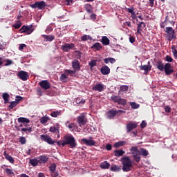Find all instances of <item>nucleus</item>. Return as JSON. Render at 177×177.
<instances>
[{"mask_svg":"<svg viewBox=\"0 0 177 177\" xmlns=\"http://www.w3.org/2000/svg\"><path fill=\"white\" fill-rule=\"evenodd\" d=\"M30 124V120L26 118H23V125L24 127H26L23 128V132H26V133H31L32 131V126L31 124Z\"/></svg>","mask_w":177,"mask_h":177,"instance_id":"39448f33","label":"nucleus"},{"mask_svg":"<svg viewBox=\"0 0 177 177\" xmlns=\"http://www.w3.org/2000/svg\"><path fill=\"white\" fill-rule=\"evenodd\" d=\"M147 126V123H146V121L145 120H143L140 124V127L142 128V129L146 128Z\"/></svg>","mask_w":177,"mask_h":177,"instance_id":"864d4df0","label":"nucleus"},{"mask_svg":"<svg viewBox=\"0 0 177 177\" xmlns=\"http://www.w3.org/2000/svg\"><path fill=\"white\" fill-rule=\"evenodd\" d=\"M50 132H54L55 133H59V129L55 127H51L50 128Z\"/></svg>","mask_w":177,"mask_h":177,"instance_id":"3c124183","label":"nucleus"},{"mask_svg":"<svg viewBox=\"0 0 177 177\" xmlns=\"http://www.w3.org/2000/svg\"><path fill=\"white\" fill-rule=\"evenodd\" d=\"M9 95L8 94V93H3L2 95V97L4 100V103L5 104L9 103Z\"/></svg>","mask_w":177,"mask_h":177,"instance_id":"2f4dec72","label":"nucleus"},{"mask_svg":"<svg viewBox=\"0 0 177 177\" xmlns=\"http://www.w3.org/2000/svg\"><path fill=\"white\" fill-rule=\"evenodd\" d=\"M6 63L4 64L6 66H10V64L13 63V62H12L10 59H6Z\"/></svg>","mask_w":177,"mask_h":177,"instance_id":"4d7b16f0","label":"nucleus"},{"mask_svg":"<svg viewBox=\"0 0 177 177\" xmlns=\"http://www.w3.org/2000/svg\"><path fill=\"white\" fill-rule=\"evenodd\" d=\"M129 42H131V44H133L135 42V37L130 36L129 37Z\"/></svg>","mask_w":177,"mask_h":177,"instance_id":"052dcab7","label":"nucleus"},{"mask_svg":"<svg viewBox=\"0 0 177 177\" xmlns=\"http://www.w3.org/2000/svg\"><path fill=\"white\" fill-rule=\"evenodd\" d=\"M118 113H125V111H122V110H114V109H111L109 111H108L106 112V118H108V120H113V118H114V117H115V115H117V114H118Z\"/></svg>","mask_w":177,"mask_h":177,"instance_id":"0eeeda50","label":"nucleus"},{"mask_svg":"<svg viewBox=\"0 0 177 177\" xmlns=\"http://www.w3.org/2000/svg\"><path fill=\"white\" fill-rule=\"evenodd\" d=\"M77 123L78 124L79 127H82L84 125H86L88 124V119L86 116L84 114H81L77 118Z\"/></svg>","mask_w":177,"mask_h":177,"instance_id":"9d476101","label":"nucleus"},{"mask_svg":"<svg viewBox=\"0 0 177 177\" xmlns=\"http://www.w3.org/2000/svg\"><path fill=\"white\" fill-rule=\"evenodd\" d=\"M21 99H23L21 96L17 95L16 96L15 102H17V103L19 104V102H20V100H21Z\"/></svg>","mask_w":177,"mask_h":177,"instance_id":"bf43d9fd","label":"nucleus"},{"mask_svg":"<svg viewBox=\"0 0 177 177\" xmlns=\"http://www.w3.org/2000/svg\"><path fill=\"white\" fill-rule=\"evenodd\" d=\"M165 60L168 63H172L174 62V58H172V57L170 55H166Z\"/></svg>","mask_w":177,"mask_h":177,"instance_id":"09e8293b","label":"nucleus"},{"mask_svg":"<svg viewBox=\"0 0 177 177\" xmlns=\"http://www.w3.org/2000/svg\"><path fill=\"white\" fill-rule=\"evenodd\" d=\"M109 63H111V64H113V63H115V59L113 57H109Z\"/></svg>","mask_w":177,"mask_h":177,"instance_id":"e2e57ef3","label":"nucleus"},{"mask_svg":"<svg viewBox=\"0 0 177 177\" xmlns=\"http://www.w3.org/2000/svg\"><path fill=\"white\" fill-rule=\"evenodd\" d=\"M101 42L103 45L107 46L110 44V39L107 37L103 36Z\"/></svg>","mask_w":177,"mask_h":177,"instance_id":"cd10ccee","label":"nucleus"},{"mask_svg":"<svg viewBox=\"0 0 177 177\" xmlns=\"http://www.w3.org/2000/svg\"><path fill=\"white\" fill-rule=\"evenodd\" d=\"M130 151L133 157V160L136 162H140V151L137 146L131 147Z\"/></svg>","mask_w":177,"mask_h":177,"instance_id":"20e7f679","label":"nucleus"},{"mask_svg":"<svg viewBox=\"0 0 177 177\" xmlns=\"http://www.w3.org/2000/svg\"><path fill=\"white\" fill-rule=\"evenodd\" d=\"M39 85L44 89L45 91H48V89H50V83L48 80H42L39 83Z\"/></svg>","mask_w":177,"mask_h":177,"instance_id":"dca6fc26","label":"nucleus"},{"mask_svg":"<svg viewBox=\"0 0 177 177\" xmlns=\"http://www.w3.org/2000/svg\"><path fill=\"white\" fill-rule=\"evenodd\" d=\"M140 69L145 71V75H147V74H149V71H151V65H150V62H148V65H142L140 66Z\"/></svg>","mask_w":177,"mask_h":177,"instance_id":"a211bd4d","label":"nucleus"},{"mask_svg":"<svg viewBox=\"0 0 177 177\" xmlns=\"http://www.w3.org/2000/svg\"><path fill=\"white\" fill-rule=\"evenodd\" d=\"M65 125L69 129H73V128H75V123H70V122H66Z\"/></svg>","mask_w":177,"mask_h":177,"instance_id":"e433bc0d","label":"nucleus"},{"mask_svg":"<svg viewBox=\"0 0 177 177\" xmlns=\"http://www.w3.org/2000/svg\"><path fill=\"white\" fill-rule=\"evenodd\" d=\"M18 124H16L15 128L17 131H21L23 132V118H18Z\"/></svg>","mask_w":177,"mask_h":177,"instance_id":"412c9836","label":"nucleus"},{"mask_svg":"<svg viewBox=\"0 0 177 177\" xmlns=\"http://www.w3.org/2000/svg\"><path fill=\"white\" fill-rule=\"evenodd\" d=\"M81 143L85 145L86 146H89L90 147H92V146H95V145H96V142H95L94 140H87L86 138H82L81 140Z\"/></svg>","mask_w":177,"mask_h":177,"instance_id":"2eb2a0df","label":"nucleus"},{"mask_svg":"<svg viewBox=\"0 0 177 177\" xmlns=\"http://www.w3.org/2000/svg\"><path fill=\"white\" fill-rule=\"evenodd\" d=\"M124 145H127V142H125V141H119V142H115L114 144V147H115V149H118V147H121L124 146Z\"/></svg>","mask_w":177,"mask_h":177,"instance_id":"7c9ffc66","label":"nucleus"},{"mask_svg":"<svg viewBox=\"0 0 177 177\" xmlns=\"http://www.w3.org/2000/svg\"><path fill=\"white\" fill-rule=\"evenodd\" d=\"M102 45L99 42H97V43L94 44L91 46V49H95V50H100V49H102Z\"/></svg>","mask_w":177,"mask_h":177,"instance_id":"c756f323","label":"nucleus"},{"mask_svg":"<svg viewBox=\"0 0 177 177\" xmlns=\"http://www.w3.org/2000/svg\"><path fill=\"white\" fill-rule=\"evenodd\" d=\"M40 138L41 140H44V142H46L48 145H55V143H56V141L53 140L52 138L48 135H41Z\"/></svg>","mask_w":177,"mask_h":177,"instance_id":"9b49d317","label":"nucleus"},{"mask_svg":"<svg viewBox=\"0 0 177 177\" xmlns=\"http://www.w3.org/2000/svg\"><path fill=\"white\" fill-rule=\"evenodd\" d=\"M30 164H31L32 167H37V165H38V160L37 159H30Z\"/></svg>","mask_w":177,"mask_h":177,"instance_id":"a18cd8bd","label":"nucleus"},{"mask_svg":"<svg viewBox=\"0 0 177 177\" xmlns=\"http://www.w3.org/2000/svg\"><path fill=\"white\" fill-rule=\"evenodd\" d=\"M41 37H43L46 42H52L55 39V36L53 35H42Z\"/></svg>","mask_w":177,"mask_h":177,"instance_id":"b1692460","label":"nucleus"},{"mask_svg":"<svg viewBox=\"0 0 177 177\" xmlns=\"http://www.w3.org/2000/svg\"><path fill=\"white\" fill-rule=\"evenodd\" d=\"M82 41H88L89 39V36L84 35L81 37Z\"/></svg>","mask_w":177,"mask_h":177,"instance_id":"6e6d98bb","label":"nucleus"},{"mask_svg":"<svg viewBox=\"0 0 177 177\" xmlns=\"http://www.w3.org/2000/svg\"><path fill=\"white\" fill-rule=\"evenodd\" d=\"M48 120H49V118L43 116L40 119V122H41V124H46V122H48Z\"/></svg>","mask_w":177,"mask_h":177,"instance_id":"49530a36","label":"nucleus"},{"mask_svg":"<svg viewBox=\"0 0 177 177\" xmlns=\"http://www.w3.org/2000/svg\"><path fill=\"white\" fill-rule=\"evenodd\" d=\"M124 26H127V27H132V25L131 24V21L125 22Z\"/></svg>","mask_w":177,"mask_h":177,"instance_id":"774afa93","label":"nucleus"},{"mask_svg":"<svg viewBox=\"0 0 177 177\" xmlns=\"http://www.w3.org/2000/svg\"><path fill=\"white\" fill-rule=\"evenodd\" d=\"M87 13H92V6L90 4H86L84 6Z\"/></svg>","mask_w":177,"mask_h":177,"instance_id":"a19ab883","label":"nucleus"},{"mask_svg":"<svg viewBox=\"0 0 177 177\" xmlns=\"http://www.w3.org/2000/svg\"><path fill=\"white\" fill-rule=\"evenodd\" d=\"M128 86L123 85L120 86V91H122L123 92H125V91H128Z\"/></svg>","mask_w":177,"mask_h":177,"instance_id":"603ef678","label":"nucleus"},{"mask_svg":"<svg viewBox=\"0 0 177 177\" xmlns=\"http://www.w3.org/2000/svg\"><path fill=\"white\" fill-rule=\"evenodd\" d=\"M164 23H169L170 24H172L174 26V24H175L174 17L171 15L167 16Z\"/></svg>","mask_w":177,"mask_h":177,"instance_id":"a878e982","label":"nucleus"},{"mask_svg":"<svg viewBox=\"0 0 177 177\" xmlns=\"http://www.w3.org/2000/svg\"><path fill=\"white\" fill-rule=\"evenodd\" d=\"M120 169H121L117 165H113L110 167V170L112 171L113 172L118 171Z\"/></svg>","mask_w":177,"mask_h":177,"instance_id":"79ce46f5","label":"nucleus"},{"mask_svg":"<svg viewBox=\"0 0 177 177\" xmlns=\"http://www.w3.org/2000/svg\"><path fill=\"white\" fill-rule=\"evenodd\" d=\"M92 89L97 92H103L104 91V84L100 83L96 84L92 87Z\"/></svg>","mask_w":177,"mask_h":177,"instance_id":"6ab92c4d","label":"nucleus"},{"mask_svg":"<svg viewBox=\"0 0 177 177\" xmlns=\"http://www.w3.org/2000/svg\"><path fill=\"white\" fill-rule=\"evenodd\" d=\"M64 73H66L67 75H71V77H73V74H75L76 71L70 69H66L64 70Z\"/></svg>","mask_w":177,"mask_h":177,"instance_id":"4c0bfd02","label":"nucleus"},{"mask_svg":"<svg viewBox=\"0 0 177 177\" xmlns=\"http://www.w3.org/2000/svg\"><path fill=\"white\" fill-rule=\"evenodd\" d=\"M74 48H75V44L71 43H66L64 45H62L61 46V49L64 51V52H70V50L73 49Z\"/></svg>","mask_w":177,"mask_h":177,"instance_id":"4468645a","label":"nucleus"},{"mask_svg":"<svg viewBox=\"0 0 177 177\" xmlns=\"http://www.w3.org/2000/svg\"><path fill=\"white\" fill-rule=\"evenodd\" d=\"M143 156V157H147L149 156V151L145 148H141L140 151V156Z\"/></svg>","mask_w":177,"mask_h":177,"instance_id":"473e14b6","label":"nucleus"},{"mask_svg":"<svg viewBox=\"0 0 177 177\" xmlns=\"http://www.w3.org/2000/svg\"><path fill=\"white\" fill-rule=\"evenodd\" d=\"M49 158L45 156H41L39 157V161L41 162V164H45L48 162V160Z\"/></svg>","mask_w":177,"mask_h":177,"instance_id":"bb28decb","label":"nucleus"},{"mask_svg":"<svg viewBox=\"0 0 177 177\" xmlns=\"http://www.w3.org/2000/svg\"><path fill=\"white\" fill-rule=\"evenodd\" d=\"M114 154L115 157H122V156H124V150L122 149L115 150Z\"/></svg>","mask_w":177,"mask_h":177,"instance_id":"c85d7f7f","label":"nucleus"},{"mask_svg":"<svg viewBox=\"0 0 177 177\" xmlns=\"http://www.w3.org/2000/svg\"><path fill=\"white\" fill-rule=\"evenodd\" d=\"M130 106H131V109L133 110H136L137 109H139L140 107V105L136 104V102H129Z\"/></svg>","mask_w":177,"mask_h":177,"instance_id":"c9c22d12","label":"nucleus"},{"mask_svg":"<svg viewBox=\"0 0 177 177\" xmlns=\"http://www.w3.org/2000/svg\"><path fill=\"white\" fill-rule=\"evenodd\" d=\"M136 128H138V124L136 122H129L126 126L127 133H130Z\"/></svg>","mask_w":177,"mask_h":177,"instance_id":"ddd939ff","label":"nucleus"},{"mask_svg":"<svg viewBox=\"0 0 177 177\" xmlns=\"http://www.w3.org/2000/svg\"><path fill=\"white\" fill-rule=\"evenodd\" d=\"M68 78V76L66 75V73L64 72V73H62L60 77L61 81H66Z\"/></svg>","mask_w":177,"mask_h":177,"instance_id":"8fccbe9b","label":"nucleus"},{"mask_svg":"<svg viewBox=\"0 0 177 177\" xmlns=\"http://www.w3.org/2000/svg\"><path fill=\"white\" fill-rule=\"evenodd\" d=\"M171 52L173 53V56L175 57V59H177V50L174 45L171 46Z\"/></svg>","mask_w":177,"mask_h":177,"instance_id":"ea45409f","label":"nucleus"},{"mask_svg":"<svg viewBox=\"0 0 177 177\" xmlns=\"http://www.w3.org/2000/svg\"><path fill=\"white\" fill-rule=\"evenodd\" d=\"M157 68L158 70H160V71H164L166 75H171L174 71V70L172 68V65H171L170 63H166L164 65V63L161 61H158L157 62Z\"/></svg>","mask_w":177,"mask_h":177,"instance_id":"f257e3e1","label":"nucleus"},{"mask_svg":"<svg viewBox=\"0 0 177 177\" xmlns=\"http://www.w3.org/2000/svg\"><path fill=\"white\" fill-rule=\"evenodd\" d=\"M13 27H15L16 30H17L19 27H21V24H15V25H13Z\"/></svg>","mask_w":177,"mask_h":177,"instance_id":"338daca9","label":"nucleus"},{"mask_svg":"<svg viewBox=\"0 0 177 177\" xmlns=\"http://www.w3.org/2000/svg\"><path fill=\"white\" fill-rule=\"evenodd\" d=\"M49 169H50V172H52L53 174V172H55V171H56V164L55 163H52L49 166Z\"/></svg>","mask_w":177,"mask_h":177,"instance_id":"37998d69","label":"nucleus"},{"mask_svg":"<svg viewBox=\"0 0 177 177\" xmlns=\"http://www.w3.org/2000/svg\"><path fill=\"white\" fill-rule=\"evenodd\" d=\"M18 77H19L21 80H23V71H21L20 72L18 73Z\"/></svg>","mask_w":177,"mask_h":177,"instance_id":"69168bd1","label":"nucleus"},{"mask_svg":"<svg viewBox=\"0 0 177 177\" xmlns=\"http://www.w3.org/2000/svg\"><path fill=\"white\" fill-rule=\"evenodd\" d=\"M111 100H113V102H114L115 103H118L121 106H127V100L121 98L120 96L112 95L111 97Z\"/></svg>","mask_w":177,"mask_h":177,"instance_id":"6e6552de","label":"nucleus"},{"mask_svg":"<svg viewBox=\"0 0 177 177\" xmlns=\"http://www.w3.org/2000/svg\"><path fill=\"white\" fill-rule=\"evenodd\" d=\"M72 67L75 69V71H80L81 70V64L78 59H74L72 62Z\"/></svg>","mask_w":177,"mask_h":177,"instance_id":"aec40b11","label":"nucleus"},{"mask_svg":"<svg viewBox=\"0 0 177 177\" xmlns=\"http://www.w3.org/2000/svg\"><path fill=\"white\" fill-rule=\"evenodd\" d=\"M146 28V24L143 21L138 22L137 24V34H139L140 35H142V32H143V28Z\"/></svg>","mask_w":177,"mask_h":177,"instance_id":"f3484780","label":"nucleus"},{"mask_svg":"<svg viewBox=\"0 0 177 177\" xmlns=\"http://www.w3.org/2000/svg\"><path fill=\"white\" fill-rule=\"evenodd\" d=\"M62 115V112L60 111H53L50 114L51 117H53L54 118H56L57 115Z\"/></svg>","mask_w":177,"mask_h":177,"instance_id":"58836bf2","label":"nucleus"},{"mask_svg":"<svg viewBox=\"0 0 177 177\" xmlns=\"http://www.w3.org/2000/svg\"><path fill=\"white\" fill-rule=\"evenodd\" d=\"M165 113H171V107L169 106H165Z\"/></svg>","mask_w":177,"mask_h":177,"instance_id":"13d9d810","label":"nucleus"},{"mask_svg":"<svg viewBox=\"0 0 177 177\" xmlns=\"http://www.w3.org/2000/svg\"><path fill=\"white\" fill-rule=\"evenodd\" d=\"M34 31V26L32 25L23 26V32L25 35H30Z\"/></svg>","mask_w":177,"mask_h":177,"instance_id":"f8f14e48","label":"nucleus"},{"mask_svg":"<svg viewBox=\"0 0 177 177\" xmlns=\"http://www.w3.org/2000/svg\"><path fill=\"white\" fill-rule=\"evenodd\" d=\"M127 12H128V13H131V15H132L133 13L135 12V9L133 8H126Z\"/></svg>","mask_w":177,"mask_h":177,"instance_id":"5fc2aeb1","label":"nucleus"},{"mask_svg":"<svg viewBox=\"0 0 177 177\" xmlns=\"http://www.w3.org/2000/svg\"><path fill=\"white\" fill-rule=\"evenodd\" d=\"M5 172L8 176H13L15 175V172H13L12 169H6Z\"/></svg>","mask_w":177,"mask_h":177,"instance_id":"f704fd0d","label":"nucleus"},{"mask_svg":"<svg viewBox=\"0 0 177 177\" xmlns=\"http://www.w3.org/2000/svg\"><path fill=\"white\" fill-rule=\"evenodd\" d=\"M30 78V75H28V73L26 71H23V81H27Z\"/></svg>","mask_w":177,"mask_h":177,"instance_id":"de8ad7c7","label":"nucleus"},{"mask_svg":"<svg viewBox=\"0 0 177 177\" xmlns=\"http://www.w3.org/2000/svg\"><path fill=\"white\" fill-rule=\"evenodd\" d=\"M106 150L110 151V150H111V149H113V147L111 146V145L107 144L106 145Z\"/></svg>","mask_w":177,"mask_h":177,"instance_id":"0e129e2a","label":"nucleus"},{"mask_svg":"<svg viewBox=\"0 0 177 177\" xmlns=\"http://www.w3.org/2000/svg\"><path fill=\"white\" fill-rule=\"evenodd\" d=\"M100 167L102 168V169H109L110 168V163H109L107 161H104L100 163Z\"/></svg>","mask_w":177,"mask_h":177,"instance_id":"393cba45","label":"nucleus"},{"mask_svg":"<svg viewBox=\"0 0 177 177\" xmlns=\"http://www.w3.org/2000/svg\"><path fill=\"white\" fill-rule=\"evenodd\" d=\"M32 9H39V10H44L46 8V3L45 1H36L35 3L30 5Z\"/></svg>","mask_w":177,"mask_h":177,"instance_id":"1a4fd4ad","label":"nucleus"},{"mask_svg":"<svg viewBox=\"0 0 177 177\" xmlns=\"http://www.w3.org/2000/svg\"><path fill=\"white\" fill-rule=\"evenodd\" d=\"M68 145L71 149L77 147V142H75V138L72 135H66L64 137V142H62V147Z\"/></svg>","mask_w":177,"mask_h":177,"instance_id":"7ed1b4c3","label":"nucleus"},{"mask_svg":"<svg viewBox=\"0 0 177 177\" xmlns=\"http://www.w3.org/2000/svg\"><path fill=\"white\" fill-rule=\"evenodd\" d=\"M3 156L6 158V160H8V161H9V162H10V164H13L15 162V159H13V157H12L10 155L8 154V153H6V151H5L3 152Z\"/></svg>","mask_w":177,"mask_h":177,"instance_id":"5701e85b","label":"nucleus"},{"mask_svg":"<svg viewBox=\"0 0 177 177\" xmlns=\"http://www.w3.org/2000/svg\"><path fill=\"white\" fill-rule=\"evenodd\" d=\"M165 32L167 34L168 41H172L176 39V36L175 35V30L172 27H167Z\"/></svg>","mask_w":177,"mask_h":177,"instance_id":"423d86ee","label":"nucleus"},{"mask_svg":"<svg viewBox=\"0 0 177 177\" xmlns=\"http://www.w3.org/2000/svg\"><path fill=\"white\" fill-rule=\"evenodd\" d=\"M100 72L102 75H109L110 74V68L107 66H104L101 68Z\"/></svg>","mask_w":177,"mask_h":177,"instance_id":"4be33fe9","label":"nucleus"},{"mask_svg":"<svg viewBox=\"0 0 177 177\" xmlns=\"http://www.w3.org/2000/svg\"><path fill=\"white\" fill-rule=\"evenodd\" d=\"M17 104H18V102L16 101H13L10 102V104L8 107V110L10 111V110L13 109L14 107H16Z\"/></svg>","mask_w":177,"mask_h":177,"instance_id":"72a5a7b5","label":"nucleus"},{"mask_svg":"<svg viewBox=\"0 0 177 177\" xmlns=\"http://www.w3.org/2000/svg\"><path fill=\"white\" fill-rule=\"evenodd\" d=\"M131 17L134 20H136V21H138V17L136 16V14L135 13V12L131 14Z\"/></svg>","mask_w":177,"mask_h":177,"instance_id":"680f3d73","label":"nucleus"},{"mask_svg":"<svg viewBox=\"0 0 177 177\" xmlns=\"http://www.w3.org/2000/svg\"><path fill=\"white\" fill-rule=\"evenodd\" d=\"M97 62V60L92 59V60L88 63V66H90V68H93V67H95V66H96Z\"/></svg>","mask_w":177,"mask_h":177,"instance_id":"c03bdc74","label":"nucleus"},{"mask_svg":"<svg viewBox=\"0 0 177 177\" xmlns=\"http://www.w3.org/2000/svg\"><path fill=\"white\" fill-rule=\"evenodd\" d=\"M121 162L123 165L122 171L124 172H129V171H131L132 168H133V165H132V160H131V158H129V157L124 156L122 158Z\"/></svg>","mask_w":177,"mask_h":177,"instance_id":"f03ea898","label":"nucleus"}]
</instances>
